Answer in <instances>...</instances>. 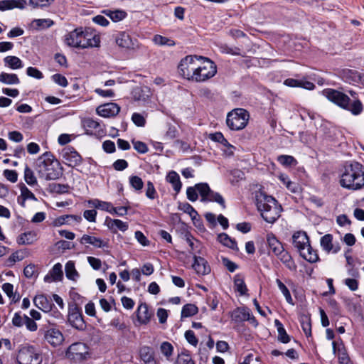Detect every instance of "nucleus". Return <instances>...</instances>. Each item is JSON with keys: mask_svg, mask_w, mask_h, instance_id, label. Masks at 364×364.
I'll list each match as a JSON object with an SVG mask.
<instances>
[{"mask_svg": "<svg viewBox=\"0 0 364 364\" xmlns=\"http://www.w3.org/2000/svg\"><path fill=\"white\" fill-rule=\"evenodd\" d=\"M340 184L350 190L364 188V166L355 161L346 163L341 174Z\"/></svg>", "mask_w": 364, "mask_h": 364, "instance_id": "f257e3e1", "label": "nucleus"}, {"mask_svg": "<svg viewBox=\"0 0 364 364\" xmlns=\"http://www.w3.org/2000/svg\"><path fill=\"white\" fill-rule=\"evenodd\" d=\"M255 200L257 208L266 222L274 223L280 217L282 208L274 197L259 191L256 193Z\"/></svg>", "mask_w": 364, "mask_h": 364, "instance_id": "f03ea898", "label": "nucleus"}, {"mask_svg": "<svg viewBox=\"0 0 364 364\" xmlns=\"http://www.w3.org/2000/svg\"><path fill=\"white\" fill-rule=\"evenodd\" d=\"M65 43L70 47L87 48L98 47L100 37L82 27L77 28L65 36Z\"/></svg>", "mask_w": 364, "mask_h": 364, "instance_id": "7ed1b4c3", "label": "nucleus"}, {"mask_svg": "<svg viewBox=\"0 0 364 364\" xmlns=\"http://www.w3.org/2000/svg\"><path fill=\"white\" fill-rule=\"evenodd\" d=\"M323 93L329 101L342 109L350 112L353 115H358L363 110V105L360 100L351 102L350 97L341 91L328 88L323 90Z\"/></svg>", "mask_w": 364, "mask_h": 364, "instance_id": "20e7f679", "label": "nucleus"}, {"mask_svg": "<svg viewBox=\"0 0 364 364\" xmlns=\"http://www.w3.org/2000/svg\"><path fill=\"white\" fill-rule=\"evenodd\" d=\"M267 241L269 248L274 255L285 265V267L291 272H296L297 266L291 257V255L287 251L277 237L272 233L268 234Z\"/></svg>", "mask_w": 364, "mask_h": 364, "instance_id": "39448f33", "label": "nucleus"}, {"mask_svg": "<svg viewBox=\"0 0 364 364\" xmlns=\"http://www.w3.org/2000/svg\"><path fill=\"white\" fill-rule=\"evenodd\" d=\"M193 78L196 82H203L212 78L217 73V66L210 59L199 55Z\"/></svg>", "mask_w": 364, "mask_h": 364, "instance_id": "423d86ee", "label": "nucleus"}, {"mask_svg": "<svg viewBox=\"0 0 364 364\" xmlns=\"http://www.w3.org/2000/svg\"><path fill=\"white\" fill-rule=\"evenodd\" d=\"M249 119L250 114L246 109L237 108L228 114L226 124L230 129L238 131L247 126Z\"/></svg>", "mask_w": 364, "mask_h": 364, "instance_id": "0eeeda50", "label": "nucleus"}, {"mask_svg": "<svg viewBox=\"0 0 364 364\" xmlns=\"http://www.w3.org/2000/svg\"><path fill=\"white\" fill-rule=\"evenodd\" d=\"M16 360L18 364H41L42 362L39 351L28 344L20 346Z\"/></svg>", "mask_w": 364, "mask_h": 364, "instance_id": "6e6552de", "label": "nucleus"}, {"mask_svg": "<svg viewBox=\"0 0 364 364\" xmlns=\"http://www.w3.org/2000/svg\"><path fill=\"white\" fill-rule=\"evenodd\" d=\"M198 55H186L182 58L178 65L179 75L188 81L194 82L193 74L197 67Z\"/></svg>", "mask_w": 364, "mask_h": 364, "instance_id": "1a4fd4ad", "label": "nucleus"}, {"mask_svg": "<svg viewBox=\"0 0 364 364\" xmlns=\"http://www.w3.org/2000/svg\"><path fill=\"white\" fill-rule=\"evenodd\" d=\"M196 188L200 196V200L202 202H215L221 205L223 208H225V202L223 197L219 193L212 191L207 183H196Z\"/></svg>", "mask_w": 364, "mask_h": 364, "instance_id": "9d476101", "label": "nucleus"}, {"mask_svg": "<svg viewBox=\"0 0 364 364\" xmlns=\"http://www.w3.org/2000/svg\"><path fill=\"white\" fill-rule=\"evenodd\" d=\"M89 356L88 346L81 342L74 343L69 346L66 351V357L75 363H80Z\"/></svg>", "mask_w": 364, "mask_h": 364, "instance_id": "9b49d317", "label": "nucleus"}, {"mask_svg": "<svg viewBox=\"0 0 364 364\" xmlns=\"http://www.w3.org/2000/svg\"><path fill=\"white\" fill-rule=\"evenodd\" d=\"M68 321L72 327L79 331H84L86 328L82 309L76 303L73 302L68 305Z\"/></svg>", "mask_w": 364, "mask_h": 364, "instance_id": "f8f14e48", "label": "nucleus"}, {"mask_svg": "<svg viewBox=\"0 0 364 364\" xmlns=\"http://www.w3.org/2000/svg\"><path fill=\"white\" fill-rule=\"evenodd\" d=\"M38 173L40 178L46 181L58 179L63 175V168L60 167V164L56 160L55 163H50L46 165H38Z\"/></svg>", "mask_w": 364, "mask_h": 364, "instance_id": "ddd939ff", "label": "nucleus"}, {"mask_svg": "<svg viewBox=\"0 0 364 364\" xmlns=\"http://www.w3.org/2000/svg\"><path fill=\"white\" fill-rule=\"evenodd\" d=\"M39 333L43 336L44 339L48 343L54 347L60 346L64 341L62 332L53 326H43L40 328Z\"/></svg>", "mask_w": 364, "mask_h": 364, "instance_id": "4468645a", "label": "nucleus"}, {"mask_svg": "<svg viewBox=\"0 0 364 364\" xmlns=\"http://www.w3.org/2000/svg\"><path fill=\"white\" fill-rule=\"evenodd\" d=\"M62 157L67 161L66 164L71 167L79 166L82 162L81 155L73 146H68L62 150Z\"/></svg>", "mask_w": 364, "mask_h": 364, "instance_id": "2eb2a0df", "label": "nucleus"}, {"mask_svg": "<svg viewBox=\"0 0 364 364\" xmlns=\"http://www.w3.org/2000/svg\"><path fill=\"white\" fill-rule=\"evenodd\" d=\"M292 244L299 253L306 250V247L310 244L308 235L304 231H296L292 235Z\"/></svg>", "mask_w": 364, "mask_h": 364, "instance_id": "dca6fc26", "label": "nucleus"}, {"mask_svg": "<svg viewBox=\"0 0 364 364\" xmlns=\"http://www.w3.org/2000/svg\"><path fill=\"white\" fill-rule=\"evenodd\" d=\"M120 111L119 106L116 103H107L97 108V113L103 117H111L118 114Z\"/></svg>", "mask_w": 364, "mask_h": 364, "instance_id": "f3484780", "label": "nucleus"}, {"mask_svg": "<svg viewBox=\"0 0 364 364\" xmlns=\"http://www.w3.org/2000/svg\"><path fill=\"white\" fill-rule=\"evenodd\" d=\"M320 244L322 249L328 253L332 252L336 254L341 250V246L338 242L333 243V235L331 234H326L321 237Z\"/></svg>", "mask_w": 364, "mask_h": 364, "instance_id": "a211bd4d", "label": "nucleus"}, {"mask_svg": "<svg viewBox=\"0 0 364 364\" xmlns=\"http://www.w3.org/2000/svg\"><path fill=\"white\" fill-rule=\"evenodd\" d=\"M33 303L37 308L44 311L45 313L50 312L52 309L55 308V305L44 294L36 296L33 299Z\"/></svg>", "mask_w": 364, "mask_h": 364, "instance_id": "6ab92c4d", "label": "nucleus"}, {"mask_svg": "<svg viewBox=\"0 0 364 364\" xmlns=\"http://www.w3.org/2000/svg\"><path fill=\"white\" fill-rule=\"evenodd\" d=\"M193 259L192 267L198 274L206 275L210 273V267L203 257L194 255Z\"/></svg>", "mask_w": 364, "mask_h": 364, "instance_id": "aec40b11", "label": "nucleus"}, {"mask_svg": "<svg viewBox=\"0 0 364 364\" xmlns=\"http://www.w3.org/2000/svg\"><path fill=\"white\" fill-rule=\"evenodd\" d=\"M80 242L82 245L90 244L97 248H108L109 242L108 241L103 240L100 237L83 235L82 237L80 240Z\"/></svg>", "mask_w": 364, "mask_h": 364, "instance_id": "412c9836", "label": "nucleus"}, {"mask_svg": "<svg viewBox=\"0 0 364 364\" xmlns=\"http://www.w3.org/2000/svg\"><path fill=\"white\" fill-rule=\"evenodd\" d=\"M137 321L140 324H147L151 319L152 313L149 311L148 305L146 303H141L136 311Z\"/></svg>", "mask_w": 364, "mask_h": 364, "instance_id": "4be33fe9", "label": "nucleus"}, {"mask_svg": "<svg viewBox=\"0 0 364 364\" xmlns=\"http://www.w3.org/2000/svg\"><path fill=\"white\" fill-rule=\"evenodd\" d=\"M105 223L107 228L113 233H117L118 230L122 232H125L129 228L128 223L123 222L119 219H112L109 217H107Z\"/></svg>", "mask_w": 364, "mask_h": 364, "instance_id": "5701e85b", "label": "nucleus"}, {"mask_svg": "<svg viewBox=\"0 0 364 364\" xmlns=\"http://www.w3.org/2000/svg\"><path fill=\"white\" fill-rule=\"evenodd\" d=\"M139 356L145 364H157L154 350L150 346H144L141 347L139 349Z\"/></svg>", "mask_w": 364, "mask_h": 364, "instance_id": "b1692460", "label": "nucleus"}, {"mask_svg": "<svg viewBox=\"0 0 364 364\" xmlns=\"http://www.w3.org/2000/svg\"><path fill=\"white\" fill-rule=\"evenodd\" d=\"M63 277L62 270V265L60 263H56L53 268L49 271V273L44 277L46 282H58L61 281Z\"/></svg>", "mask_w": 364, "mask_h": 364, "instance_id": "393cba45", "label": "nucleus"}, {"mask_svg": "<svg viewBox=\"0 0 364 364\" xmlns=\"http://www.w3.org/2000/svg\"><path fill=\"white\" fill-rule=\"evenodd\" d=\"M250 309L247 306L237 307L231 312V319L235 323L246 321Z\"/></svg>", "mask_w": 364, "mask_h": 364, "instance_id": "a878e982", "label": "nucleus"}, {"mask_svg": "<svg viewBox=\"0 0 364 364\" xmlns=\"http://www.w3.org/2000/svg\"><path fill=\"white\" fill-rule=\"evenodd\" d=\"M284 85L291 87H302L308 90H313L315 85L307 80H299L293 78H287L284 81Z\"/></svg>", "mask_w": 364, "mask_h": 364, "instance_id": "bb28decb", "label": "nucleus"}, {"mask_svg": "<svg viewBox=\"0 0 364 364\" xmlns=\"http://www.w3.org/2000/svg\"><path fill=\"white\" fill-rule=\"evenodd\" d=\"M234 289L240 293L241 296L246 295L248 289L245 282V277L242 274H237L234 276Z\"/></svg>", "mask_w": 364, "mask_h": 364, "instance_id": "cd10ccee", "label": "nucleus"}, {"mask_svg": "<svg viewBox=\"0 0 364 364\" xmlns=\"http://www.w3.org/2000/svg\"><path fill=\"white\" fill-rule=\"evenodd\" d=\"M26 4L24 0H2L0 1V11L13 9L14 8L23 9Z\"/></svg>", "mask_w": 364, "mask_h": 364, "instance_id": "c85d7f7f", "label": "nucleus"}, {"mask_svg": "<svg viewBox=\"0 0 364 364\" xmlns=\"http://www.w3.org/2000/svg\"><path fill=\"white\" fill-rule=\"evenodd\" d=\"M37 240V234L34 231H28L19 235L16 242L18 245H31Z\"/></svg>", "mask_w": 364, "mask_h": 364, "instance_id": "c756f323", "label": "nucleus"}, {"mask_svg": "<svg viewBox=\"0 0 364 364\" xmlns=\"http://www.w3.org/2000/svg\"><path fill=\"white\" fill-rule=\"evenodd\" d=\"M4 65L12 70H17L23 67L22 60L17 56L9 55L4 58Z\"/></svg>", "mask_w": 364, "mask_h": 364, "instance_id": "7c9ffc66", "label": "nucleus"}, {"mask_svg": "<svg viewBox=\"0 0 364 364\" xmlns=\"http://www.w3.org/2000/svg\"><path fill=\"white\" fill-rule=\"evenodd\" d=\"M166 180L168 182L171 183L173 190L176 191V193L178 194L182 187L179 175L176 171H171L167 175Z\"/></svg>", "mask_w": 364, "mask_h": 364, "instance_id": "2f4dec72", "label": "nucleus"}, {"mask_svg": "<svg viewBox=\"0 0 364 364\" xmlns=\"http://www.w3.org/2000/svg\"><path fill=\"white\" fill-rule=\"evenodd\" d=\"M306 252L305 250H302L301 253H299L301 257H302L304 259L311 263L316 262L319 260V257L317 254V251L314 250L311 245L309 244L306 247Z\"/></svg>", "mask_w": 364, "mask_h": 364, "instance_id": "473e14b6", "label": "nucleus"}, {"mask_svg": "<svg viewBox=\"0 0 364 364\" xmlns=\"http://www.w3.org/2000/svg\"><path fill=\"white\" fill-rule=\"evenodd\" d=\"M70 190L68 184H60L57 183H50L48 184L47 191L50 193L64 194L68 193Z\"/></svg>", "mask_w": 364, "mask_h": 364, "instance_id": "72a5a7b5", "label": "nucleus"}, {"mask_svg": "<svg viewBox=\"0 0 364 364\" xmlns=\"http://www.w3.org/2000/svg\"><path fill=\"white\" fill-rule=\"evenodd\" d=\"M116 43L121 48H129L132 46V39L129 35L125 32H121L117 35Z\"/></svg>", "mask_w": 364, "mask_h": 364, "instance_id": "f704fd0d", "label": "nucleus"}, {"mask_svg": "<svg viewBox=\"0 0 364 364\" xmlns=\"http://www.w3.org/2000/svg\"><path fill=\"white\" fill-rule=\"evenodd\" d=\"M274 325L278 331V341L282 343H288L291 340L290 336L287 334L282 322L278 319H275Z\"/></svg>", "mask_w": 364, "mask_h": 364, "instance_id": "c9c22d12", "label": "nucleus"}, {"mask_svg": "<svg viewBox=\"0 0 364 364\" xmlns=\"http://www.w3.org/2000/svg\"><path fill=\"white\" fill-rule=\"evenodd\" d=\"M178 209L188 214L191 218L192 220L193 221L194 224H196L195 220H200L199 219L197 218L198 216V212L188 203H179Z\"/></svg>", "mask_w": 364, "mask_h": 364, "instance_id": "e433bc0d", "label": "nucleus"}, {"mask_svg": "<svg viewBox=\"0 0 364 364\" xmlns=\"http://www.w3.org/2000/svg\"><path fill=\"white\" fill-rule=\"evenodd\" d=\"M0 82L6 85H17L20 80L16 74L2 72L0 73Z\"/></svg>", "mask_w": 364, "mask_h": 364, "instance_id": "4c0bfd02", "label": "nucleus"}, {"mask_svg": "<svg viewBox=\"0 0 364 364\" xmlns=\"http://www.w3.org/2000/svg\"><path fill=\"white\" fill-rule=\"evenodd\" d=\"M148 87H136L133 91L134 99L136 101L146 102L150 96Z\"/></svg>", "mask_w": 364, "mask_h": 364, "instance_id": "58836bf2", "label": "nucleus"}, {"mask_svg": "<svg viewBox=\"0 0 364 364\" xmlns=\"http://www.w3.org/2000/svg\"><path fill=\"white\" fill-rule=\"evenodd\" d=\"M218 240L221 244L232 250H235L238 249L236 241L229 237V235L226 233L219 234L218 236Z\"/></svg>", "mask_w": 364, "mask_h": 364, "instance_id": "ea45409f", "label": "nucleus"}, {"mask_svg": "<svg viewBox=\"0 0 364 364\" xmlns=\"http://www.w3.org/2000/svg\"><path fill=\"white\" fill-rule=\"evenodd\" d=\"M301 328L306 337L311 336V317L309 315L303 314L299 318Z\"/></svg>", "mask_w": 364, "mask_h": 364, "instance_id": "a19ab883", "label": "nucleus"}, {"mask_svg": "<svg viewBox=\"0 0 364 364\" xmlns=\"http://www.w3.org/2000/svg\"><path fill=\"white\" fill-rule=\"evenodd\" d=\"M83 127L87 134H92L94 131H97L100 129L99 122L91 118L86 119L83 121Z\"/></svg>", "mask_w": 364, "mask_h": 364, "instance_id": "79ce46f5", "label": "nucleus"}, {"mask_svg": "<svg viewBox=\"0 0 364 364\" xmlns=\"http://www.w3.org/2000/svg\"><path fill=\"white\" fill-rule=\"evenodd\" d=\"M65 271L68 279L75 281L79 277V274L75 269V263L73 261H68L65 264Z\"/></svg>", "mask_w": 364, "mask_h": 364, "instance_id": "37998d69", "label": "nucleus"}, {"mask_svg": "<svg viewBox=\"0 0 364 364\" xmlns=\"http://www.w3.org/2000/svg\"><path fill=\"white\" fill-rule=\"evenodd\" d=\"M198 312V308L193 304H185L181 310V318H187L196 315Z\"/></svg>", "mask_w": 364, "mask_h": 364, "instance_id": "c03bdc74", "label": "nucleus"}, {"mask_svg": "<svg viewBox=\"0 0 364 364\" xmlns=\"http://www.w3.org/2000/svg\"><path fill=\"white\" fill-rule=\"evenodd\" d=\"M338 357L340 362V364H350V358L348 357L347 350L343 343V341L341 340V343L338 347Z\"/></svg>", "mask_w": 364, "mask_h": 364, "instance_id": "a18cd8bd", "label": "nucleus"}, {"mask_svg": "<svg viewBox=\"0 0 364 364\" xmlns=\"http://www.w3.org/2000/svg\"><path fill=\"white\" fill-rule=\"evenodd\" d=\"M153 41L155 44L159 46H167L169 47L176 45V43L171 38L156 34L153 38Z\"/></svg>", "mask_w": 364, "mask_h": 364, "instance_id": "49530a36", "label": "nucleus"}, {"mask_svg": "<svg viewBox=\"0 0 364 364\" xmlns=\"http://www.w3.org/2000/svg\"><path fill=\"white\" fill-rule=\"evenodd\" d=\"M54 22L49 18L34 19L32 26L36 29H45L53 26Z\"/></svg>", "mask_w": 364, "mask_h": 364, "instance_id": "de8ad7c7", "label": "nucleus"}, {"mask_svg": "<svg viewBox=\"0 0 364 364\" xmlns=\"http://www.w3.org/2000/svg\"><path fill=\"white\" fill-rule=\"evenodd\" d=\"M276 283L277 284L279 290L284 296L287 302L289 304L294 305L293 299L291 296L289 290L286 287V285L279 279H276Z\"/></svg>", "mask_w": 364, "mask_h": 364, "instance_id": "09e8293b", "label": "nucleus"}, {"mask_svg": "<svg viewBox=\"0 0 364 364\" xmlns=\"http://www.w3.org/2000/svg\"><path fill=\"white\" fill-rule=\"evenodd\" d=\"M24 179L26 183L31 186H33L37 184V179L33 171L27 165L24 169Z\"/></svg>", "mask_w": 364, "mask_h": 364, "instance_id": "8fccbe9b", "label": "nucleus"}, {"mask_svg": "<svg viewBox=\"0 0 364 364\" xmlns=\"http://www.w3.org/2000/svg\"><path fill=\"white\" fill-rule=\"evenodd\" d=\"M176 364H195L188 351H183L178 355Z\"/></svg>", "mask_w": 364, "mask_h": 364, "instance_id": "3c124183", "label": "nucleus"}, {"mask_svg": "<svg viewBox=\"0 0 364 364\" xmlns=\"http://www.w3.org/2000/svg\"><path fill=\"white\" fill-rule=\"evenodd\" d=\"M105 14L114 22L122 21L127 16V13L122 10L108 11Z\"/></svg>", "mask_w": 364, "mask_h": 364, "instance_id": "603ef678", "label": "nucleus"}, {"mask_svg": "<svg viewBox=\"0 0 364 364\" xmlns=\"http://www.w3.org/2000/svg\"><path fill=\"white\" fill-rule=\"evenodd\" d=\"M25 255L22 250H18L11 254L7 259V266L11 267L15 262L21 261L24 259Z\"/></svg>", "mask_w": 364, "mask_h": 364, "instance_id": "864d4df0", "label": "nucleus"}, {"mask_svg": "<svg viewBox=\"0 0 364 364\" xmlns=\"http://www.w3.org/2000/svg\"><path fill=\"white\" fill-rule=\"evenodd\" d=\"M277 161L284 166H295L297 164V161L294 157L289 155H280L278 156Z\"/></svg>", "mask_w": 364, "mask_h": 364, "instance_id": "5fc2aeb1", "label": "nucleus"}, {"mask_svg": "<svg viewBox=\"0 0 364 364\" xmlns=\"http://www.w3.org/2000/svg\"><path fill=\"white\" fill-rule=\"evenodd\" d=\"M160 350L161 353L166 358V359L169 360L170 357L173 354V347L169 342L164 341L160 346Z\"/></svg>", "mask_w": 364, "mask_h": 364, "instance_id": "6e6d98bb", "label": "nucleus"}, {"mask_svg": "<svg viewBox=\"0 0 364 364\" xmlns=\"http://www.w3.org/2000/svg\"><path fill=\"white\" fill-rule=\"evenodd\" d=\"M129 184L136 191H141L144 187L142 179L137 176H131L129 177Z\"/></svg>", "mask_w": 364, "mask_h": 364, "instance_id": "4d7b16f0", "label": "nucleus"}, {"mask_svg": "<svg viewBox=\"0 0 364 364\" xmlns=\"http://www.w3.org/2000/svg\"><path fill=\"white\" fill-rule=\"evenodd\" d=\"M92 204L95 208L105 210L109 213H111V210L113 206L112 204L109 202L101 201L97 199L94 200L92 201Z\"/></svg>", "mask_w": 364, "mask_h": 364, "instance_id": "13d9d810", "label": "nucleus"}, {"mask_svg": "<svg viewBox=\"0 0 364 364\" xmlns=\"http://www.w3.org/2000/svg\"><path fill=\"white\" fill-rule=\"evenodd\" d=\"M55 163V157L51 152H45L38 158V165H46Z\"/></svg>", "mask_w": 364, "mask_h": 364, "instance_id": "bf43d9fd", "label": "nucleus"}, {"mask_svg": "<svg viewBox=\"0 0 364 364\" xmlns=\"http://www.w3.org/2000/svg\"><path fill=\"white\" fill-rule=\"evenodd\" d=\"M21 190V197L23 198V200H26L28 199L36 200V198L35 195L26 186L25 184L21 183L20 185Z\"/></svg>", "mask_w": 364, "mask_h": 364, "instance_id": "052dcab7", "label": "nucleus"}, {"mask_svg": "<svg viewBox=\"0 0 364 364\" xmlns=\"http://www.w3.org/2000/svg\"><path fill=\"white\" fill-rule=\"evenodd\" d=\"M51 79L55 83L63 87H65L68 85L67 78L61 74H54L51 76Z\"/></svg>", "mask_w": 364, "mask_h": 364, "instance_id": "680f3d73", "label": "nucleus"}, {"mask_svg": "<svg viewBox=\"0 0 364 364\" xmlns=\"http://www.w3.org/2000/svg\"><path fill=\"white\" fill-rule=\"evenodd\" d=\"M221 260L223 266L225 267L226 269L230 272H234L239 267L236 263L231 261L228 257H222Z\"/></svg>", "mask_w": 364, "mask_h": 364, "instance_id": "e2e57ef3", "label": "nucleus"}, {"mask_svg": "<svg viewBox=\"0 0 364 364\" xmlns=\"http://www.w3.org/2000/svg\"><path fill=\"white\" fill-rule=\"evenodd\" d=\"M132 144L134 149L140 154H145L149 151L147 145L143 141L132 140Z\"/></svg>", "mask_w": 364, "mask_h": 364, "instance_id": "0e129e2a", "label": "nucleus"}, {"mask_svg": "<svg viewBox=\"0 0 364 364\" xmlns=\"http://www.w3.org/2000/svg\"><path fill=\"white\" fill-rule=\"evenodd\" d=\"M146 196L151 200L155 199L157 196V192L151 181H148L146 183Z\"/></svg>", "mask_w": 364, "mask_h": 364, "instance_id": "69168bd1", "label": "nucleus"}, {"mask_svg": "<svg viewBox=\"0 0 364 364\" xmlns=\"http://www.w3.org/2000/svg\"><path fill=\"white\" fill-rule=\"evenodd\" d=\"M186 196L187 198L191 202H195L198 200V191L196 188V185L193 187L190 186L187 188Z\"/></svg>", "mask_w": 364, "mask_h": 364, "instance_id": "338daca9", "label": "nucleus"}, {"mask_svg": "<svg viewBox=\"0 0 364 364\" xmlns=\"http://www.w3.org/2000/svg\"><path fill=\"white\" fill-rule=\"evenodd\" d=\"M3 175L11 183H16L18 180V173L15 170L5 169Z\"/></svg>", "mask_w": 364, "mask_h": 364, "instance_id": "774afa93", "label": "nucleus"}]
</instances>
